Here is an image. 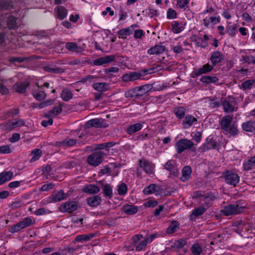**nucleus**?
<instances>
[{
  "label": "nucleus",
  "mask_w": 255,
  "mask_h": 255,
  "mask_svg": "<svg viewBox=\"0 0 255 255\" xmlns=\"http://www.w3.org/2000/svg\"><path fill=\"white\" fill-rule=\"evenodd\" d=\"M233 120V116H224L221 119L219 125L224 134L235 137L239 134V130L237 124Z\"/></svg>",
  "instance_id": "obj_1"
},
{
  "label": "nucleus",
  "mask_w": 255,
  "mask_h": 255,
  "mask_svg": "<svg viewBox=\"0 0 255 255\" xmlns=\"http://www.w3.org/2000/svg\"><path fill=\"white\" fill-rule=\"evenodd\" d=\"M150 87L149 85L147 84L131 88L125 93V96L126 98L141 97L149 91Z\"/></svg>",
  "instance_id": "obj_2"
},
{
  "label": "nucleus",
  "mask_w": 255,
  "mask_h": 255,
  "mask_svg": "<svg viewBox=\"0 0 255 255\" xmlns=\"http://www.w3.org/2000/svg\"><path fill=\"white\" fill-rule=\"evenodd\" d=\"M223 111L227 114L232 113L238 110L237 103L233 96H228L222 102Z\"/></svg>",
  "instance_id": "obj_3"
},
{
  "label": "nucleus",
  "mask_w": 255,
  "mask_h": 255,
  "mask_svg": "<svg viewBox=\"0 0 255 255\" xmlns=\"http://www.w3.org/2000/svg\"><path fill=\"white\" fill-rule=\"evenodd\" d=\"M244 211V208L239 203L232 204L226 206L221 210V214L229 216L241 213Z\"/></svg>",
  "instance_id": "obj_4"
},
{
  "label": "nucleus",
  "mask_w": 255,
  "mask_h": 255,
  "mask_svg": "<svg viewBox=\"0 0 255 255\" xmlns=\"http://www.w3.org/2000/svg\"><path fill=\"white\" fill-rule=\"evenodd\" d=\"M223 175L225 182L228 185L235 187L239 183L240 180V176L238 174L231 170H225L223 172Z\"/></svg>",
  "instance_id": "obj_5"
},
{
  "label": "nucleus",
  "mask_w": 255,
  "mask_h": 255,
  "mask_svg": "<svg viewBox=\"0 0 255 255\" xmlns=\"http://www.w3.org/2000/svg\"><path fill=\"white\" fill-rule=\"evenodd\" d=\"M104 155L103 151H96L88 156L87 162L92 166H97L102 162Z\"/></svg>",
  "instance_id": "obj_6"
},
{
  "label": "nucleus",
  "mask_w": 255,
  "mask_h": 255,
  "mask_svg": "<svg viewBox=\"0 0 255 255\" xmlns=\"http://www.w3.org/2000/svg\"><path fill=\"white\" fill-rule=\"evenodd\" d=\"M34 223L33 220L29 217L24 218L21 222H18L14 226L9 228V231L10 232L13 233L17 232L26 227H29Z\"/></svg>",
  "instance_id": "obj_7"
},
{
  "label": "nucleus",
  "mask_w": 255,
  "mask_h": 255,
  "mask_svg": "<svg viewBox=\"0 0 255 255\" xmlns=\"http://www.w3.org/2000/svg\"><path fill=\"white\" fill-rule=\"evenodd\" d=\"M194 145L192 141L188 139H181L175 144V148L178 153H181L184 150L191 149Z\"/></svg>",
  "instance_id": "obj_8"
},
{
  "label": "nucleus",
  "mask_w": 255,
  "mask_h": 255,
  "mask_svg": "<svg viewBox=\"0 0 255 255\" xmlns=\"http://www.w3.org/2000/svg\"><path fill=\"white\" fill-rule=\"evenodd\" d=\"M83 136H84V134L82 133L81 135L78 136V138L67 137L63 141L57 143V145L63 148L72 147L76 145L77 143H80L81 142L80 138H82Z\"/></svg>",
  "instance_id": "obj_9"
},
{
  "label": "nucleus",
  "mask_w": 255,
  "mask_h": 255,
  "mask_svg": "<svg viewBox=\"0 0 255 255\" xmlns=\"http://www.w3.org/2000/svg\"><path fill=\"white\" fill-rule=\"evenodd\" d=\"M78 208V204L76 202L70 201L63 203L59 207L61 212L68 213H72L76 211Z\"/></svg>",
  "instance_id": "obj_10"
},
{
  "label": "nucleus",
  "mask_w": 255,
  "mask_h": 255,
  "mask_svg": "<svg viewBox=\"0 0 255 255\" xmlns=\"http://www.w3.org/2000/svg\"><path fill=\"white\" fill-rule=\"evenodd\" d=\"M142 76L143 75L140 72L132 71L124 74L121 78L124 82L128 83L139 80Z\"/></svg>",
  "instance_id": "obj_11"
},
{
  "label": "nucleus",
  "mask_w": 255,
  "mask_h": 255,
  "mask_svg": "<svg viewBox=\"0 0 255 255\" xmlns=\"http://www.w3.org/2000/svg\"><path fill=\"white\" fill-rule=\"evenodd\" d=\"M138 165L147 174L150 175L153 173L155 166L152 162L144 159H141L139 160Z\"/></svg>",
  "instance_id": "obj_12"
},
{
  "label": "nucleus",
  "mask_w": 255,
  "mask_h": 255,
  "mask_svg": "<svg viewBox=\"0 0 255 255\" xmlns=\"http://www.w3.org/2000/svg\"><path fill=\"white\" fill-rule=\"evenodd\" d=\"M164 167L169 171L170 176L171 178H174L177 177L179 170L173 160H168L164 165Z\"/></svg>",
  "instance_id": "obj_13"
},
{
  "label": "nucleus",
  "mask_w": 255,
  "mask_h": 255,
  "mask_svg": "<svg viewBox=\"0 0 255 255\" xmlns=\"http://www.w3.org/2000/svg\"><path fill=\"white\" fill-rule=\"evenodd\" d=\"M116 59V56L115 55H107L94 60L93 64L95 66L104 65L115 61Z\"/></svg>",
  "instance_id": "obj_14"
},
{
  "label": "nucleus",
  "mask_w": 255,
  "mask_h": 255,
  "mask_svg": "<svg viewBox=\"0 0 255 255\" xmlns=\"http://www.w3.org/2000/svg\"><path fill=\"white\" fill-rule=\"evenodd\" d=\"M32 94L36 100L39 101L44 100L46 96L43 87H40L38 85H36L32 92Z\"/></svg>",
  "instance_id": "obj_15"
},
{
  "label": "nucleus",
  "mask_w": 255,
  "mask_h": 255,
  "mask_svg": "<svg viewBox=\"0 0 255 255\" xmlns=\"http://www.w3.org/2000/svg\"><path fill=\"white\" fill-rule=\"evenodd\" d=\"M86 126L87 128L91 127H95L97 128H106L107 124L104 122L103 119H94L88 121L86 124Z\"/></svg>",
  "instance_id": "obj_16"
},
{
  "label": "nucleus",
  "mask_w": 255,
  "mask_h": 255,
  "mask_svg": "<svg viewBox=\"0 0 255 255\" xmlns=\"http://www.w3.org/2000/svg\"><path fill=\"white\" fill-rule=\"evenodd\" d=\"M208 204L205 202L203 205L200 206L192 210V213L190 215V218L193 219V218H197L203 215L207 211L208 208Z\"/></svg>",
  "instance_id": "obj_17"
},
{
  "label": "nucleus",
  "mask_w": 255,
  "mask_h": 255,
  "mask_svg": "<svg viewBox=\"0 0 255 255\" xmlns=\"http://www.w3.org/2000/svg\"><path fill=\"white\" fill-rule=\"evenodd\" d=\"M242 129L245 132L255 133V121L250 120L241 125Z\"/></svg>",
  "instance_id": "obj_18"
},
{
  "label": "nucleus",
  "mask_w": 255,
  "mask_h": 255,
  "mask_svg": "<svg viewBox=\"0 0 255 255\" xmlns=\"http://www.w3.org/2000/svg\"><path fill=\"white\" fill-rule=\"evenodd\" d=\"M223 59V55L219 51H214L211 54L210 60L213 66L220 63Z\"/></svg>",
  "instance_id": "obj_19"
},
{
  "label": "nucleus",
  "mask_w": 255,
  "mask_h": 255,
  "mask_svg": "<svg viewBox=\"0 0 255 255\" xmlns=\"http://www.w3.org/2000/svg\"><path fill=\"white\" fill-rule=\"evenodd\" d=\"M197 121V119L196 118L191 115H187L182 122L183 128L185 129L189 128Z\"/></svg>",
  "instance_id": "obj_20"
},
{
  "label": "nucleus",
  "mask_w": 255,
  "mask_h": 255,
  "mask_svg": "<svg viewBox=\"0 0 255 255\" xmlns=\"http://www.w3.org/2000/svg\"><path fill=\"white\" fill-rule=\"evenodd\" d=\"M213 69V66L207 63L202 66L201 68L194 71V74L196 76L208 73Z\"/></svg>",
  "instance_id": "obj_21"
},
{
  "label": "nucleus",
  "mask_w": 255,
  "mask_h": 255,
  "mask_svg": "<svg viewBox=\"0 0 255 255\" xmlns=\"http://www.w3.org/2000/svg\"><path fill=\"white\" fill-rule=\"evenodd\" d=\"M171 30L175 34L181 32L184 29L185 24L178 21H173L171 23Z\"/></svg>",
  "instance_id": "obj_22"
},
{
  "label": "nucleus",
  "mask_w": 255,
  "mask_h": 255,
  "mask_svg": "<svg viewBox=\"0 0 255 255\" xmlns=\"http://www.w3.org/2000/svg\"><path fill=\"white\" fill-rule=\"evenodd\" d=\"M54 11L56 13L57 17L60 20H63L67 15V10L63 6L56 7Z\"/></svg>",
  "instance_id": "obj_23"
},
{
  "label": "nucleus",
  "mask_w": 255,
  "mask_h": 255,
  "mask_svg": "<svg viewBox=\"0 0 255 255\" xmlns=\"http://www.w3.org/2000/svg\"><path fill=\"white\" fill-rule=\"evenodd\" d=\"M92 86L95 90L100 92H104L110 89L109 84L104 82L95 83Z\"/></svg>",
  "instance_id": "obj_24"
},
{
  "label": "nucleus",
  "mask_w": 255,
  "mask_h": 255,
  "mask_svg": "<svg viewBox=\"0 0 255 255\" xmlns=\"http://www.w3.org/2000/svg\"><path fill=\"white\" fill-rule=\"evenodd\" d=\"M87 203L89 206L95 207L99 206L102 201L101 197L99 195H94L88 198L87 199Z\"/></svg>",
  "instance_id": "obj_25"
},
{
  "label": "nucleus",
  "mask_w": 255,
  "mask_h": 255,
  "mask_svg": "<svg viewBox=\"0 0 255 255\" xmlns=\"http://www.w3.org/2000/svg\"><path fill=\"white\" fill-rule=\"evenodd\" d=\"M29 85L27 82L23 83H17L15 84L13 87V90L19 93H24L26 92V89Z\"/></svg>",
  "instance_id": "obj_26"
},
{
  "label": "nucleus",
  "mask_w": 255,
  "mask_h": 255,
  "mask_svg": "<svg viewBox=\"0 0 255 255\" xmlns=\"http://www.w3.org/2000/svg\"><path fill=\"white\" fill-rule=\"evenodd\" d=\"M45 71L55 74H61L64 72V69L58 67L55 65H47L44 67Z\"/></svg>",
  "instance_id": "obj_27"
},
{
  "label": "nucleus",
  "mask_w": 255,
  "mask_h": 255,
  "mask_svg": "<svg viewBox=\"0 0 255 255\" xmlns=\"http://www.w3.org/2000/svg\"><path fill=\"white\" fill-rule=\"evenodd\" d=\"M165 51V47L162 45H155L147 50V53L150 55L160 54Z\"/></svg>",
  "instance_id": "obj_28"
},
{
  "label": "nucleus",
  "mask_w": 255,
  "mask_h": 255,
  "mask_svg": "<svg viewBox=\"0 0 255 255\" xmlns=\"http://www.w3.org/2000/svg\"><path fill=\"white\" fill-rule=\"evenodd\" d=\"M13 173L12 171H3L0 173V185L10 180Z\"/></svg>",
  "instance_id": "obj_29"
},
{
  "label": "nucleus",
  "mask_w": 255,
  "mask_h": 255,
  "mask_svg": "<svg viewBox=\"0 0 255 255\" xmlns=\"http://www.w3.org/2000/svg\"><path fill=\"white\" fill-rule=\"evenodd\" d=\"M100 191V187L94 184H89L87 186H85L83 189V191L84 192L87 193L89 194L97 193Z\"/></svg>",
  "instance_id": "obj_30"
},
{
  "label": "nucleus",
  "mask_w": 255,
  "mask_h": 255,
  "mask_svg": "<svg viewBox=\"0 0 255 255\" xmlns=\"http://www.w3.org/2000/svg\"><path fill=\"white\" fill-rule=\"evenodd\" d=\"M173 112L178 119H182L185 117L186 109L183 106H178L174 108Z\"/></svg>",
  "instance_id": "obj_31"
},
{
  "label": "nucleus",
  "mask_w": 255,
  "mask_h": 255,
  "mask_svg": "<svg viewBox=\"0 0 255 255\" xmlns=\"http://www.w3.org/2000/svg\"><path fill=\"white\" fill-rule=\"evenodd\" d=\"M180 224L177 221H173L166 229V232L168 234H173L179 229Z\"/></svg>",
  "instance_id": "obj_32"
},
{
  "label": "nucleus",
  "mask_w": 255,
  "mask_h": 255,
  "mask_svg": "<svg viewBox=\"0 0 255 255\" xmlns=\"http://www.w3.org/2000/svg\"><path fill=\"white\" fill-rule=\"evenodd\" d=\"M142 124L140 123H136L129 126L126 131L129 134H131L134 132L139 131L142 128Z\"/></svg>",
  "instance_id": "obj_33"
},
{
  "label": "nucleus",
  "mask_w": 255,
  "mask_h": 255,
  "mask_svg": "<svg viewBox=\"0 0 255 255\" xmlns=\"http://www.w3.org/2000/svg\"><path fill=\"white\" fill-rule=\"evenodd\" d=\"M191 174V169L190 167L186 166L183 167L182 171V176L180 177L181 180L185 182L187 181L190 177Z\"/></svg>",
  "instance_id": "obj_34"
},
{
  "label": "nucleus",
  "mask_w": 255,
  "mask_h": 255,
  "mask_svg": "<svg viewBox=\"0 0 255 255\" xmlns=\"http://www.w3.org/2000/svg\"><path fill=\"white\" fill-rule=\"evenodd\" d=\"M255 166V156H252L245 161L243 164L244 169L250 170Z\"/></svg>",
  "instance_id": "obj_35"
},
{
  "label": "nucleus",
  "mask_w": 255,
  "mask_h": 255,
  "mask_svg": "<svg viewBox=\"0 0 255 255\" xmlns=\"http://www.w3.org/2000/svg\"><path fill=\"white\" fill-rule=\"evenodd\" d=\"M66 198V194L62 190L52 195V201L54 202H59L65 199Z\"/></svg>",
  "instance_id": "obj_36"
},
{
  "label": "nucleus",
  "mask_w": 255,
  "mask_h": 255,
  "mask_svg": "<svg viewBox=\"0 0 255 255\" xmlns=\"http://www.w3.org/2000/svg\"><path fill=\"white\" fill-rule=\"evenodd\" d=\"M123 211L127 214L132 215L135 214L137 212L138 208L136 206L125 205L123 207Z\"/></svg>",
  "instance_id": "obj_37"
},
{
  "label": "nucleus",
  "mask_w": 255,
  "mask_h": 255,
  "mask_svg": "<svg viewBox=\"0 0 255 255\" xmlns=\"http://www.w3.org/2000/svg\"><path fill=\"white\" fill-rule=\"evenodd\" d=\"M103 193L104 196L111 199L113 196V187L109 184H105L103 186Z\"/></svg>",
  "instance_id": "obj_38"
},
{
  "label": "nucleus",
  "mask_w": 255,
  "mask_h": 255,
  "mask_svg": "<svg viewBox=\"0 0 255 255\" xmlns=\"http://www.w3.org/2000/svg\"><path fill=\"white\" fill-rule=\"evenodd\" d=\"M60 96L64 101L68 102L73 98V94L68 89L64 88L62 91Z\"/></svg>",
  "instance_id": "obj_39"
},
{
  "label": "nucleus",
  "mask_w": 255,
  "mask_h": 255,
  "mask_svg": "<svg viewBox=\"0 0 255 255\" xmlns=\"http://www.w3.org/2000/svg\"><path fill=\"white\" fill-rule=\"evenodd\" d=\"M62 111V107L60 105L56 106L53 109L48 111L46 114L45 116L47 117H54L61 113Z\"/></svg>",
  "instance_id": "obj_40"
},
{
  "label": "nucleus",
  "mask_w": 255,
  "mask_h": 255,
  "mask_svg": "<svg viewBox=\"0 0 255 255\" xmlns=\"http://www.w3.org/2000/svg\"><path fill=\"white\" fill-rule=\"evenodd\" d=\"M132 33L130 27L123 28L117 32L119 37L122 39H126L128 36L130 35Z\"/></svg>",
  "instance_id": "obj_41"
},
{
  "label": "nucleus",
  "mask_w": 255,
  "mask_h": 255,
  "mask_svg": "<svg viewBox=\"0 0 255 255\" xmlns=\"http://www.w3.org/2000/svg\"><path fill=\"white\" fill-rule=\"evenodd\" d=\"M200 81L203 83L209 84L215 83L219 81V79L216 76H203L201 78Z\"/></svg>",
  "instance_id": "obj_42"
},
{
  "label": "nucleus",
  "mask_w": 255,
  "mask_h": 255,
  "mask_svg": "<svg viewBox=\"0 0 255 255\" xmlns=\"http://www.w3.org/2000/svg\"><path fill=\"white\" fill-rule=\"evenodd\" d=\"M42 155V151L40 149L36 148L33 150L31 152V155L32 156L31 159L30 160V162H33L38 159L41 157Z\"/></svg>",
  "instance_id": "obj_43"
},
{
  "label": "nucleus",
  "mask_w": 255,
  "mask_h": 255,
  "mask_svg": "<svg viewBox=\"0 0 255 255\" xmlns=\"http://www.w3.org/2000/svg\"><path fill=\"white\" fill-rule=\"evenodd\" d=\"M157 188L158 187L156 184H152L145 187L143 190V193L145 195H149L156 192L157 191Z\"/></svg>",
  "instance_id": "obj_44"
},
{
  "label": "nucleus",
  "mask_w": 255,
  "mask_h": 255,
  "mask_svg": "<svg viewBox=\"0 0 255 255\" xmlns=\"http://www.w3.org/2000/svg\"><path fill=\"white\" fill-rule=\"evenodd\" d=\"M65 47L67 49L72 52H79L81 51L80 47L75 42H67Z\"/></svg>",
  "instance_id": "obj_45"
},
{
  "label": "nucleus",
  "mask_w": 255,
  "mask_h": 255,
  "mask_svg": "<svg viewBox=\"0 0 255 255\" xmlns=\"http://www.w3.org/2000/svg\"><path fill=\"white\" fill-rule=\"evenodd\" d=\"M255 82V80L253 79L248 80L244 82L242 85L241 88L243 90H249L252 88Z\"/></svg>",
  "instance_id": "obj_46"
},
{
  "label": "nucleus",
  "mask_w": 255,
  "mask_h": 255,
  "mask_svg": "<svg viewBox=\"0 0 255 255\" xmlns=\"http://www.w3.org/2000/svg\"><path fill=\"white\" fill-rule=\"evenodd\" d=\"M191 251L194 255H199L202 252V248L199 244L195 243L191 246Z\"/></svg>",
  "instance_id": "obj_47"
},
{
  "label": "nucleus",
  "mask_w": 255,
  "mask_h": 255,
  "mask_svg": "<svg viewBox=\"0 0 255 255\" xmlns=\"http://www.w3.org/2000/svg\"><path fill=\"white\" fill-rule=\"evenodd\" d=\"M189 0H177L176 5L178 8L185 10L188 7Z\"/></svg>",
  "instance_id": "obj_48"
},
{
  "label": "nucleus",
  "mask_w": 255,
  "mask_h": 255,
  "mask_svg": "<svg viewBox=\"0 0 255 255\" xmlns=\"http://www.w3.org/2000/svg\"><path fill=\"white\" fill-rule=\"evenodd\" d=\"M226 32L230 36H234L237 32L236 25H228L226 27Z\"/></svg>",
  "instance_id": "obj_49"
},
{
  "label": "nucleus",
  "mask_w": 255,
  "mask_h": 255,
  "mask_svg": "<svg viewBox=\"0 0 255 255\" xmlns=\"http://www.w3.org/2000/svg\"><path fill=\"white\" fill-rule=\"evenodd\" d=\"M7 26L10 29H14L16 27V18L14 16H9L7 21Z\"/></svg>",
  "instance_id": "obj_50"
},
{
  "label": "nucleus",
  "mask_w": 255,
  "mask_h": 255,
  "mask_svg": "<svg viewBox=\"0 0 255 255\" xmlns=\"http://www.w3.org/2000/svg\"><path fill=\"white\" fill-rule=\"evenodd\" d=\"M12 129L24 125V122L22 119H14L10 121Z\"/></svg>",
  "instance_id": "obj_51"
},
{
  "label": "nucleus",
  "mask_w": 255,
  "mask_h": 255,
  "mask_svg": "<svg viewBox=\"0 0 255 255\" xmlns=\"http://www.w3.org/2000/svg\"><path fill=\"white\" fill-rule=\"evenodd\" d=\"M127 186L125 183H122L119 186L118 192L119 195H124L127 193Z\"/></svg>",
  "instance_id": "obj_52"
},
{
  "label": "nucleus",
  "mask_w": 255,
  "mask_h": 255,
  "mask_svg": "<svg viewBox=\"0 0 255 255\" xmlns=\"http://www.w3.org/2000/svg\"><path fill=\"white\" fill-rule=\"evenodd\" d=\"M166 17L168 19H175L177 17V12L173 9L170 8L167 11Z\"/></svg>",
  "instance_id": "obj_53"
},
{
  "label": "nucleus",
  "mask_w": 255,
  "mask_h": 255,
  "mask_svg": "<svg viewBox=\"0 0 255 255\" xmlns=\"http://www.w3.org/2000/svg\"><path fill=\"white\" fill-rule=\"evenodd\" d=\"M242 61L247 62L248 64H255V56L253 55L243 56Z\"/></svg>",
  "instance_id": "obj_54"
},
{
  "label": "nucleus",
  "mask_w": 255,
  "mask_h": 255,
  "mask_svg": "<svg viewBox=\"0 0 255 255\" xmlns=\"http://www.w3.org/2000/svg\"><path fill=\"white\" fill-rule=\"evenodd\" d=\"M147 242L144 239L141 241H140L138 244L135 247V250L136 251H140L145 249V248L147 246Z\"/></svg>",
  "instance_id": "obj_55"
},
{
  "label": "nucleus",
  "mask_w": 255,
  "mask_h": 255,
  "mask_svg": "<svg viewBox=\"0 0 255 255\" xmlns=\"http://www.w3.org/2000/svg\"><path fill=\"white\" fill-rule=\"evenodd\" d=\"M50 211L46 208H41L37 210H36L34 212V214L37 215V216H40L43 215H45L48 213H50Z\"/></svg>",
  "instance_id": "obj_56"
},
{
  "label": "nucleus",
  "mask_w": 255,
  "mask_h": 255,
  "mask_svg": "<svg viewBox=\"0 0 255 255\" xmlns=\"http://www.w3.org/2000/svg\"><path fill=\"white\" fill-rule=\"evenodd\" d=\"M193 139L197 143L199 142L201 140L202 133L201 132L196 131L192 133Z\"/></svg>",
  "instance_id": "obj_57"
},
{
  "label": "nucleus",
  "mask_w": 255,
  "mask_h": 255,
  "mask_svg": "<svg viewBox=\"0 0 255 255\" xmlns=\"http://www.w3.org/2000/svg\"><path fill=\"white\" fill-rule=\"evenodd\" d=\"M0 128L4 130H9L12 129L10 121H9L7 123H4L0 124Z\"/></svg>",
  "instance_id": "obj_58"
},
{
  "label": "nucleus",
  "mask_w": 255,
  "mask_h": 255,
  "mask_svg": "<svg viewBox=\"0 0 255 255\" xmlns=\"http://www.w3.org/2000/svg\"><path fill=\"white\" fill-rule=\"evenodd\" d=\"M11 151L10 148L8 145L0 146V154H7L10 153Z\"/></svg>",
  "instance_id": "obj_59"
},
{
  "label": "nucleus",
  "mask_w": 255,
  "mask_h": 255,
  "mask_svg": "<svg viewBox=\"0 0 255 255\" xmlns=\"http://www.w3.org/2000/svg\"><path fill=\"white\" fill-rule=\"evenodd\" d=\"M54 186V185L52 183L46 184L41 186L40 190L42 191H47L50 189H52Z\"/></svg>",
  "instance_id": "obj_60"
},
{
  "label": "nucleus",
  "mask_w": 255,
  "mask_h": 255,
  "mask_svg": "<svg viewBox=\"0 0 255 255\" xmlns=\"http://www.w3.org/2000/svg\"><path fill=\"white\" fill-rule=\"evenodd\" d=\"M119 69L117 67H112L105 69V73L107 74H111L112 73H117Z\"/></svg>",
  "instance_id": "obj_61"
},
{
  "label": "nucleus",
  "mask_w": 255,
  "mask_h": 255,
  "mask_svg": "<svg viewBox=\"0 0 255 255\" xmlns=\"http://www.w3.org/2000/svg\"><path fill=\"white\" fill-rule=\"evenodd\" d=\"M144 35V32L142 29H137L134 31V37L135 38H141Z\"/></svg>",
  "instance_id": "obj_62"
},
{
  "label": "nucleus",
  "mask_w": 255,
  "mask_h": 255,
  "mask_svg": "<svg viewBox=\"0 0 255 255\" xmlns=\"http://www.w3.org/2000/svg\"><path fill=\"white\" fill-rule=\"evenodd\" d=\"M157 205V202L155 200H149L144 203V205L146 207H154Z\"/></svg>",
  "instance_id": "obj_63"
},
{
  "label": "nucleus",
  "mask_w": 255,
  "mask_h": 255,
  "mask_svg": "<svg viewBox=\"0 0 255 255\" xmlns=\"http://www.w3.org/2000/svg\"><path fill=\"white\" fill-rule=\"evenodd\" d=\"M77 242L88 241L87 234H83L77 236L75 238Z\"/></svg>",
  "instance_id": "obj_64"
}]
</instances>
